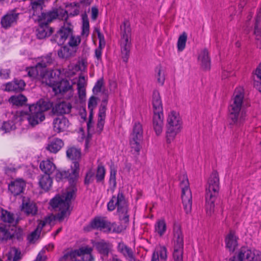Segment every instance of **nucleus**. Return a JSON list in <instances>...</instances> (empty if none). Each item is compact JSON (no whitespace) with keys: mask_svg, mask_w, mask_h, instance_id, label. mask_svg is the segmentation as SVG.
Masks as SVG:
<instances>
[{"mask_svg":"<svg viewBox=\"0 0 261 261\" xmlns=\"http://www.w3.org/2000/svg\"><path fill=\"white\" fill-rule=\"evenodd\" d=\"M106 174V170L103 166L101 164L98 165L96 174V179L97 182L103 180Z\"/></svg>","mask_w":261,"mask_h":261,"instance_id":"48","label":"nucleus"},{"mask_svg":"<svg viewBox=\"0 0 261 261\" xmlns=\"http://www.w3.org/2000/svg\"><path fill=\"white\" fill-rule=\"evenodd\" d=\"M98 98L95 96H91L88 100V108L92 114L93 110L96 107L98 103Z\"/></svg>","mask_w":261,"mask_h":261,"instance_id":"51","label":"nucleus"},{"mask_svg":"<svg viewBox=\"0 0 261 261\" xmlns=\"http://www.w3.org/2000/svg\"><path fill=\"white\" fill-rule=\"evenodd\" d=\"M47 84L52 88L56 94L60 93L63 95L68 93V97L70 98L73 95V90L72 85L67 80H63L60 82H56L52 79L49 80Z\"/></svg>","mask_w":261,"mask_h":261,"instance_id":"10","label":"nucleus"},{"mask_svg":"<svg viewBox=\"0 0 261 261\" xmlns=\"http://www.w3.org/2000/svg\"><path fill=\"white\" fill-rule=\"evenodd\" d=\"M152 106L153 108V113H163L162 102L158 91H154L152 95Z\"/></svg>","mask_w":261,"mask_h":261,"instance_id":"27","label":"nucleus"},{"mask_svg":"<svg viewBox=\"0 0 261 261\" xmlns=\"http://www.w3.org/2000/svg\"><path fill=\"white\" fill-rule=\"evenodd\" d=\"M66 155L68 159L73 161V164L75 162L79 163L81 157V151L80 148L74 146L70 147L66 150Z\"/></svg>","mask_w":261,"mask_h":261,"instance_id":"30","label":"nucleus"},{"mask_svg":"<svg viewBox=\"0 0 261 261\" xmlns=\"http://www.w3.org/2000/svg\"><path fill=\"white\" fill-rule=\"evenodd\" d=\"M27 100L25 96L22 94L17 96H12L9 99V101L13 105L22 106L24 105Z\"/></svg>","mask_w":261,"mask_h":261,"instance_id":"39","label":"nucleus"},{"mask_svg":"<svg viewBox=\"0 0 261 261\" xmlns=\"http://www.w3.org/2000/svg\"><path fill=\"white\" fill-rule=\"evenodd\" d=\"M27 71L28 76L33 79H44L46 76L44 71H42L40 68L37 67V64L35 66L27 68Z\"/></svg>","mask_w":261,"mask_h":261,"instance_id":"31","label":"nucleus"},{"mask_svg":"<svg viewBox=\"0 0 261 261\" xmlns=\"http://www.w3.org/2000/svg\"><path fill=\"white\" fill-rule=\"evenodd\" d=\"M16 128L15 124L13 121H8L4 122L3 125L0 128V132L2 131V134L9 132L12 130L15 129Z\"/></svg>","mask_w":261,"mask_h":261,"instance_id":"47","label":"nucleus"},{"mask_svg":"<svg viewBox=\"0 0 261 261\" xmlns=\"http://www.w3.org/2000/svg\"><path fill=\"white\" fill-rule=\"evenodd\" d=\"M25 186V183L24 181L19 179L12 181L9 185L8 189L14 196H17L23 192Z\"/></svg>","mask_w":261,"mask_h":261,"instance_id":"21","label":"nucleus"},{"mask_svg":"<svg viewBox=\"0 0 261 261\" xmlns=\"http://www.w3.org/2000/svg\"><path fill=\"white\" fill-rule=\"evenodd\" d=\"M182 122L178 113L172 111L167 119L166 137L167 143H171L182 129Z\"/></svg>","mask_w":261,"mask_h":261,"instance_id":"5","label":"nucleus"},{"mask_svg":"<svg viewBox=\"0 0 261 261\" xmlns=\"http://www.w3.org/2000/svg\"><path fill=\"white\" fill-rule=\"evenodd\" d=\"M8 260L18 261L20 259V252L15 248H12L7 254Z\"/></svg>","mask_w":261,"mask_h":261,"instance_id":"43","label":"nucleus"},{"mask_svg":"<svg viewBox=\"0 0 261 261\" xmlns=\"http://www.w3.org/2000/svg\"><path fill=\"white\" fill-rule=\"evenodd\" d=\"M157 72L156 78L158 83L161 85H163L165 81V74L161 67H158L156 68Z\"/></svg>","mask_w":261,"mask_h":261,"instance_id":"52","label":"nucleus"},{"mask_svg":"<svg viewBox=\"0 0 261 261\" xmlns=\"http://www.w3.org/2000/svg\"><path fill=\"white\" fill-rule=\"evenodd\" d=\"M198 61L201 68L204 70H208L211 67V59L207 49H202L199 54Z\"/></svg>","mask_w":261,"mask_h":261,"instance_id":"20","label":"nucleus"},{"mask_svg":"<svg viewBox=\"0 0 261 261\" xmlns=\"http://www.w3.org/2000/svg\"><path fill=\"white\" fill-rule=\"evenodd\" d=\"M143 135L142 125L139 122H136L134 125L132 138L141 140Z\"/></svg>","mask_w":261,"mask_h":261,"instance_id":"41","label":"nucleus"},{"mask_svg":"<svg viewBox=\"0 0 261 261\" xmlns=\"http://www.w3.org/2000/svg\"><path fill=\"white\" fill-rule=\"evenodd\" d=\"M0 218L5 223L13 224L14 222L13 215L2 208H0Z\"/></svg>","mask_w":261,"mask_h":261,"instance_id":"40","label":"nucleus"},{"mask_svg":"<svg viewBox=\"0 0 261 261\" xmlns=\"http://www.w3.org/2000/svg\"><path fill=\"white\" fill-rule=\"evenodd\" d=\"M140 139L133 138L130 139V145L132 149L131 151L133 152V153H139L141 148L140 144Z\"/></svg>","mask_w":261,"mask_h":261,"instance_id":"46","label":"nucleus"},{"mask_svg":"<svg viewBox=\"0 0 261 261\" xmlns=\"http://www.w3.org/2000/svg\"><path fill=\"white\" fill-rule=\"evenodd\" d=\"M58 55L60 58H67L70 56L68 48L66 46L61 47L58 51Z\"/></svg>","mask_w":261,"mask_h":261,"instance_id":"53","label":"nucleus"},{"mask_svg":"<svg viewBox=\"0 0 261 261\" xmlns=\"http://www.w3.org/2000/svg\"><path fill=\"white\" fill-rule=\"evenodd\" d=\"M10 70L8 69L0 70V77L2 79H8L9 76Z\"/></svg>","mask_w":261,"mask_h":261,"instance_id":"63","label":"nucleus"},{"mask_svg":"<svg viewBox=\"0 0 261 261\" xmlns=\"http://www.w3.org/2000/svg\"><path fill=\"white\" fill-rule=\"evenodd\" d=\"M52 107V102L47 99H41L35 104L29 106V112L26 114L29 124L33 127L42 122L45 118L44 113Z\"/></svg>","mask_w":261,"mask_h":261,"instance_id":"3","label":"nucleus"},{"mask_svg":"<svg viewBox=\"0 0 261 261\" xmlns=\"http://www.w3.org/2000/svg\"><path fill=\"white\" fill-rule=\"evenodd\" d=\"M54 220L55 217L53 215H50L44 218L43 220L40 221L36 229L28 237L29 241L33 242L39 238L42 228L47 225H50Z\"/></svg>","mask_w":261,"mask_h":261,"instance_id":"15","label":"nucleus"},{"mask_svg":"<svg viewBox=\"0 0 261 261\" xmlns=\"http://www.w3.org/2000/svg\"><path fill=\"white\" fill-rule=\"evenodd\" d=\"M244 102V89L239 86L233 92L228 107L229 117L231 124L241 125L245 119L243 110Z\"/></svg>","mask_w":261,"mask_h":261,"instance_id":"2","label":"nucleus"},{"mask_svg":"<svg viewBox=\"0 0 261 261\" xmlns=\"http://www.w3.org/2000/svg\"><path fill=\"white\" fill-rule=\"evenodd\" d=\"M5 90L7 91H17L13 85V82L8 83L6 85Z\"/></svg>","mask_w":261,"mask_h":261,"instance_id":"62","label":"nucleus"},{"mask_svg":"<svg viewBox=\"0 0 261 261\" xmlns=\"http://www.w3.org/2000/svg\"><path fill=\"white\" fill-rule=\"evenodd\" d=\"M182 190L181 199L185 210L187 213L191 210L192 204V196L189 188L188 179L186 176H184L182 180L180 182Z\"/></svg>","mask_w":261,"mask_h":261,"instance_id":"11","label":"nucleus"},{"mask_svg":"<svg viewBox=\"0 0 261 261\" xmlns=\"http://www.w3.org/2000/svg\"><path fill=\"white\" fill-rule=\"evenodd\" d=\"M166 261L167 259V250L165 246L156 247L152 253L151 261Z\"/></svg>","mask_w":261,"mask_h":261,"instance_id":"24","label":"nucleus"},{"mask_svg":"<svg viewBox=\"0 0 261 261\" xmlns=\"http://www.w3.org/2000/svg\"><path fill=\"white\" fill-rule=\"evenodd\" d=\"M106 105L101 104L99 110L98 122L97 124V128L99 129V131H101L102 130L105 124V120L106 118Z\"/></svg>","mask_w":261,"mask_h":261,"instance_id":"33","label":"nucleus"},{"mask_svg":"<svg viewBox=\"0 0 261 261\" xmlns=\"http://www.w3.org/2000/svg\"><path fill=\"white\" fill-rule=\"evenodd\" d=\"M153 127L157 136L161 134L164 125L163 113H154L153 117Z\"/></svg>","mask_w":261,"mask_h":261,"instance_id":"19","label":"nucleus"},{"mask_svg":"<svg viewBox=\"0 0 261 261\" xmlns=\"http://www.w3.org/2000/svg\"><path fill=\"white\" fill-rule=\"evenodd\" d=\"M117 250L119 252L121 253L125 257L129 258H132L133 257V253L131 248L128 247L123 242L118 243Z\"/></svg>","mask_w":261,"mask_h":261,"instance_id":"35","label":"nucleus"},{"mask_svg":"<svg viewBox=\"0 0 261 261\" xmlns=\"http://www.w3.org/2000/svg\"><path fill=\"white\" fill-rule=\"evenodd\" d=\"M13 85L17 91L22 90L25 86V84L23 80L18 79H16L13 81Z\"/></svg>","mask_w":261,"mask_h":261,"instance_id":"56","label":"nucleus"},{"mask_svg":"<svg viewBox=\"0 0 261 261\" xmlns=\"http://www.w3.org/2000/svg\"><path fill=\"white\" fill-rule=\"evenodd\" d=\"M80 164L77 162L71 166V171H58L56 174V179L59 181L64 178H67L71 187L67 192L61 196H56L50 201V205L59 213L56 215V218L59 221H62L69 215V206L71 200L73 198L76 191L75 186V182L79 176Z\"/></svg>","mask_w":261,"mask_h":261,"instance_id":"1","label":"nucleus"},{"mask_svg":"<svg viewBox=\"0 0 261 261\" xmlns=\"http://www.w3.org/2000/svg\"><path fill=\"white\" fill-rule=\"evenodd\" d=\"M52 54L49 53L47 55L42 57L39 61L37 63V67L40 68L44 74L46 75L48 74L46 67L53 64V59L51 57Z\"/></svg>","mask_w":261,"mask_h":261,"instance_id":"25","label":"nucleus"},{"mask_svg":"<svg viewBox=\"0 0 261 261\" xmlns=\"http://www.w3.org/2000/svg\"><path fill=\"white\" fill-rule=\"evenodd\" d=\"M79 97L80 99H83L86 96V88H77Z\"/></svg>","mask_w":261,"mask_h":261,"instance_id":"64","label":"nucleus"},{"mask_svg":"<svg viewBox=\"0 0 261 261\" xmlns=\"http://www.w3.org/2000/svg\"><path fill=\"white\" fill-rule=\"evenodd\" d=\"M125 227L122 225H117L115 223H110L109 222L108 227L106 232H116L120 233L125 229Z\"/></svg>","mask_w":261,"mask_h":261,"instance_id":"44","label":"nucleus"},{"mask_svg":"<svg viewBox=\"0 0 261 261\" xmlns=\"http://www.w3.org/2000/svg\"><path fill=\"white\" fill-rule=\"evenodd\" d=\"M94 172L92 170H89L86 173L84 182L86 185L92 183L94 179Z\"/></svg>","mask_w":261,"mask_h":261,"instance_id":"54","label":"nucleus"},{"mask_svg":"<svg viewBox=\"0 0 261 261\" xmlns=\"http://www.w3.org/2000/svg\"><path fill=\"white\" fill-rule=\"evenodd\" d=\"M166 230V224L164 219L158 220L155 224V231L160 236H162Z\"/></svg>","mask_w":261,"mask_h":261,"instance_id":"42","label":"nucleus"},{"mask_svg":"<svg viewBox=\"0 0 261 261\" xmlns=\"http://www.w3.org/2000/svg\"><path fill=\"white\" fill-rule=\"evenodd\" d=\"M238 238L232 231H230L226 237L225 243L227 248L231 252L235 250L238 246Z\"/></svg>","mask_w":261,"mask_h":261,"instance_id":"26","label":"nucleus"},{"mask_svg":"<svg viewBox=\"0 0 261 261\" xmlns=\"http://www.w3.org/2000/svg\"><path fill=\"white\" fill-rule=\"evenodd\" d=\"M18 17V14L11 13H8L4 16L1 20V24L4 28L10 27L15 22Z\"/></svg>","mask_w":261,"mask_h":261,"instance_id":"32","label":"nucleus"},{"mask_svg":"<svg viewBox=\"0 0 261 261\" xmlns=\"http://www.w3.org/2000/svg\"><path fill=\"white\" fill-rule=\"evenodd\" d=\"M103 84L102 79L98 80L93 88V92L96 94L99 92Z\"/></svg>","mask_w":261,"mask_h":261,"instance_id":"59","label":"nucleus"},{"mask_svg":"<svg viewBox=\"0 0 261 261\" xmlns=\"http://www.w3.org/2000/svg\"><path fill=\"white\" fill-rule=\"evenodd\" d=\"M95 245L99 252L103 255H108L111 248V245L104 241L97 242Z\"/></svg>","mask_w":261,"mask_h":261,"instance_id":"38","label":"nucleus"},{"mask_svg":"<svg viewBox=\"0 0 261 261\" xmlns=\"http://www.w3.org/2000/svg\"><path fill=\"white\" fill-rule=\"evenodd\" d=\"M73 25L68 21L64 22V24L60 29L59 32H62V35L65 38V40L68 37H70L72 34Z\"/></svg>","mask_w":261,"mask_h":261,"instance_id":"36","label":"nucleus"},{"mask_svg":"<svg viewBox=\"0 0 261 261\" xmlns=\"http://www.w3.org/2000/svg\"><path fill=\"white\" fill-rule=\"evenodd\" d=\"M89 34V22L87 18H83L82 31L81 35L86 38Z\"/></svg>","mask_w":261,"mask_h":261,"instance_id":"49","label":"nucleus"},{"mask_svg":"<svg viewBox=\"0 0 261 261\" xmlns=\"http://www.w3.org/2000/svg\"><path fill=\"white\" fill-rule=\"evenodd\" d=\"M62 32L59 31L56 33L54 37L55 41L59 45H62L65 42V38L62 35Z\"/></svg>","mask_w":261,"mask_h":261,"instance_id":"57","label":"nucleus"},{"mask_svg":"<svg viewBox=\"0 0 261 261\" xmlns=\"http://www.w3.org/2000/svg\"><path fill=\"white\" fill-rule=\"evenodd\" d=\"M219 191V178L218 173L214 171L208 180V186L205 193V210L206 214L211 216L214 212V202Z\"/></svg>","mask_w":261,"mask_h":261,"instance_id":"4","label":"nucleus"},{"mask_svg":"<svg viewBox=\"0 0 261 261\" xmlns=\"http://www.w3.org/2000/svg\"><path fill=\"white\" fill-rule=\"evenodd\" d=\"M39 167L41 170L47 175H51L56 169L55 165L49 160L42 161Z\"/></svg>","mask_w":261,"mask_h":261,"instance_id":"28","label":"nucleus"},{"mask_svg":"<svg viewBox=\"0 0 261 261\" xmlns=\"http://www.w3.org/2000/svg\"><path fill=\"white\" fill-rule=\"evenodd\" d=\"M173 261H183L184 239L180 226L175 224L173 226Z\"/></svg>","mask_w":261,"mask_h":261,"instance_id":"8","label":"nucleus"},{"mask_svg":"<svg viewBox=\"0 0 261 261\" xmlns=\"http://www.w3.org/2000/svg\"><path fill=\"white\" fill-rule=\"evenodd\" d=\"M116 170L111 169L110 171L109 182L111 185H112L114 187H115L116 185Z\"/></svg>","mask_w":261,"mask_h":261,"instance_id":"60","label":"nucleus"},{"mask_svg":"<svg viewBox=\"0 0 261 261\" xmlns=\"http://www.w3.org/2000/svg\"><path fill=\"white\" fill-rule=\"evenodd\" d=\"M187 40V35L186 33L183 32L180 35L177 41V50L178 51H182L186 47V43Z\"/></svg>","mask_w":261,"mask_h":261,"instance_id":"45","label":"nucleus"},{"mask_svg":"<svg viewBox=\"0 0 261 261\" xmlns=\"http://www.w3.org/2000/svg\"><path fill=\"white\" fill-rule=\"evenodd\" d=\"M239 261H261V255L255 250L242 247L238 256Z\"/></svg>","mask_w":261,"mask_h":261,"instance_id":"12","label":"nucleus"},{"mask_svg":"<svg viewBox=\"0 0 261 261\" xmlns=\"http://www.w3.org/2000/svg\"><path fill=\"white\" fill-rule=\"evenodd\" d=\"M21 211L27 216H35L38 212V208L36 203L32 201H23L21 208Z\"/></svg>","mask_w":261,"mask_h":261,"instance_id":"23","label":"nucleus"},{"mask_svg":"<svg viewBox=\"0 0 261 261\" xmlns=\"http://www.w3.org/2000/svg\"><path fill=\"white\" fill-rule=\"evenodd\" d=\"M81 39L79 36L71 35L70 37L68 44L69 46L74 48L77 47L81 43Z\"/></svg>","mask_w":261,"mask_h":261,"instance_id":"50","label":"nucleus"},{"mask_svg":"<svg viewBox=\"0 0 261 261\" xmlns=\"http://www.w3.org/2000/svg\"><path fill=\"white\" fill-rule=\"evenodd\" d=\"M52 112L55 114L64 115L69 114L72 109L71 103L67 101H62L57 103L53 107L52 105Z\"/></svg>","mask_w":261,"mask_h":261,"instance_id":"18","label":"nucleus"},{"mask_svg":"<svg viewBox=\"0 0 261 261\" xmlns=\"http://www.w3.org/2000/svg\"><path fill=\"white\" fill-rule=\"evenodd\" d=\"M254 87L261 92V64H260L253 72V75Z\"/></svg>","mask_w":261,"mask_h":261,"instance_id":"37","label":"nucleus"},{"mask_svg":"<svg viewBox=\"0 0 261 261\" xmlns=\"http://www.w3.org/2000/svg\"><path fill=\"white\" fill-rule=\"evenodd\" d=\"M108 224H109V221L105 218L98 217L91 222L90 227L106 232Z\"/></svg>","mask_w":261,"mask_h":261,"instance_id":"22","label":"nucleus"},{"mask_svg":"<svg viewBox=\"0 0 261 261\" xmlns=\"http://www.w3.org/2000/svg\"><path fill=\"white\" fill-rule=\"evenodd\" d=\"M86 85L85 77L80 76L77 81V88H85Z\"/></svg>","mask_w":261,"mask_h":261,"instance_id":"61","label":"nucleus"},{"mask_svg":"<svg viewBox=\"0 0 261 261\" xmlns=\"http://www.w3.org/2000/svg\"><path fill=\"white\" fill-rule=\"evenodd\" d=\"M44 18H46L44 14H42L41 16L39 17L37 21L38 22L39 27L37 30V37L38 39H42L49 36L51 33V29L49 28L48 24L50 22H43ZM44 20L45 19H44Z\"/></svg>","mask_w":261,"mask_h":261,"instance_id":"14","label":"nucleus"},{"mask_svg":"<svg viewBox=\"0 0 261 261\" xmlns=\"http://www.w3.org/2000/svg\"><path fill=\"white\" fill-rule=\"evenodd\" d=\"M63 145L64 143L62 140L54 138L48 143L46 148L50 152L56 153L60 150Z\"/></svg>","mask_w":261,"mask_h":261,"instance_id":"29","label":"nucleus"},{"mask_svg":"<svg viewBox=\"0 0 261 261\" xmlns=\"http://www.w3.org/2000/svg\"><path fill=\"white\" fill-rule=\"evenodd\" d=\"M107 207L109 211H113L117 207L120 220L128 222V205L122 192H119L117 196H113L108 203Z\"/></svg>","mask_w":261,"mask_h":261,"instance_id":"7","label":"nucleus"},{"mask_svg":"<svg viewBox=\"0 0 261 261\" xmlns=\"http://www.w3.org/2000/svg\"><path fill=\"white\" fill-rule=\"evenodd\" d=\"M46 18H44L43 22H51L53 19L58 18L59 19L65 20L64 22L68 21V13L67 11L63 9L59 8L57 9L56 11L49 12L44 14Z\"/></svg>","mask_w":261,"mask_h":261,"instance_id":"17","label":"nucleus"},{"mask_svg":"<svg viewBox=\"0 0 261 261\" xmlns=\"http://www.w3.org/2000/svg\"><path fill=\"white\" fill-rule=\"evenodd\" d=\"M53 183L52 179L50 175L44 174L40 176L39 179V184L40 187L45 190H49Z\"/></svg>","mask_w":261,"mask_h":261,"instance_id":"34","label":"nucleus"},{"mask_svg":"<svg viewBox=\"0 0 261 261\" xmlns=\"http://www.w3.org/2000/svg\"><path fill=\"white\" fill-rule=\"evenodd\" d=\"M29 4V12L32 15L33 19L36 21L42 14H46L42 12L44 0H28Z\"/></svg>","mask_w":261,"mask_h":261,"instance_id":"13","label":"nucleus"},{"mask_svg":"<svg viewBox=\"0 0 261 261\" xmlns=\"http://www.w3.org/2000/svg\"><path fill=\"white\" fill-rule=\"evenodd\" d=\"M92 251V248L88 246H84L79 249L68 250L62 256V259H71L81 256L83 261H93L94 258L91 255Z\"/></svg>","mask_w":261,"mask_h":261,"instance_id":"9","label":"nucleus"},{"mask_svg":"<svg viewBox=\"0 0 261 261\" xmlns=\"http://www.w3.org/2000/svg\"><path fill=\"white\" fill-rule=\"evenodd\" d=\"M121 54L123 60L126 62L129 55L131 47L132 30L129 21L125 19L120 27Z\"/></svg>","mask_w":261,"mask_h":261,"instance_id":"6","label":"nucleus"},{"mask_svg":"<svg viewBox=\"0 0 261 261\" xmlns=\"http://www.w3.org/2000/svg\"><path fill=\"white\" fill-rule=\"evenodd\" d=\"M53 124L54 130L59 133L66 130L70 123L69 120L66 117L60 116L54 119Z\"/></svg>","mask_w":261,"mask_h":261,"instance_id":"16","label":"nucleus"},{"mask_svg":"<svg viewBox=\"0 0 261 261\" xmlns=\"http://www.w3.org/2000/svg\"><path fill=\"white\" fill-rule=\"evenodd\" d=\"M95 31L97 33V37L99 39V46L100 47H104L106 44L104 36L100 33L99 29L96 28Z\"/></svg>","mask_w":261,"mask_h":261,"instance_id":"58","label":"nucleus"},{"mask_svg":"<svg viewBox=\"0 0 261 261\" xmlns=\"http://www.w3.org/2000/svg\"><path fill=\"white\" fill-rule=\"evenodd\" d=\"M11 238L10 232L6 228L0 227V240H8Z\"/></svg>","mask_w":261,"mask_h":261,"instance_id":"55","label":"nucleus"}]
</instances>
